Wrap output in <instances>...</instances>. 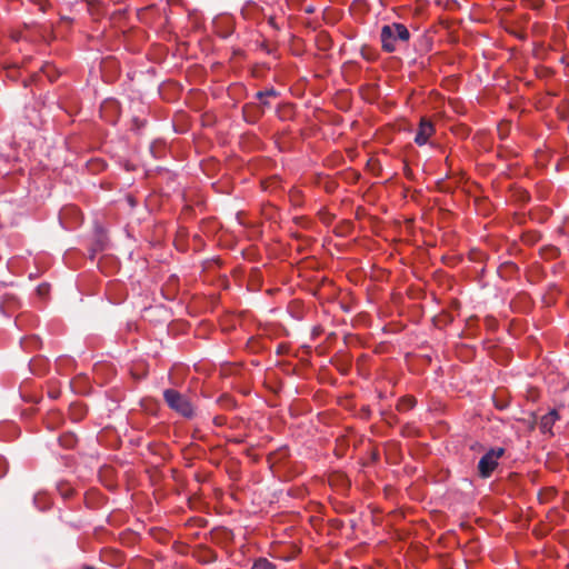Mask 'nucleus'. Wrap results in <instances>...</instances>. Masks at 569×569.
Instances as JSON below:
<instances>
[{"label":"nucleus","instance_id":"nucleus-5","mask_svg":"<svg viewBox=\"0 0 569 569\" xmlns=\"http://www.w3.org/2000/svg\"><path fill=\"white\" fill-rule=\"evenodd\" d=\"M270 103L263 98L260 100V106H253V104H246L243 107V112L249 121H256L258 118H260L266 108H269Z\"/></svg>","mask_w":569,"mask_h":569},{"label":"nucleus","instance_id":"nucleus-9","mask_svg":"<svg viewBox=\"0 0 569 569\" xmlns=\"http://www.w3.org/2000/svg\"><path fill=\"white\" fill-rule=\"evenodd\" d=\"M541 256L545 259H553L559 256V249L556 247H547L541 250Z\"/></svg>","mask_w":569,"mask_h":569},{"label":"nucleus","instance_id":"nucleus-14","mask_svg":"<svg viewBox=\"0 0 569 569\" xmlns=\"http://www.w3.org/2000/svg\"><path fill=\"white\" fill-rule=\"evenodd\" d=\"M48 291H49V284L43 283L38 287V293L41 296L47 295Z\"/></svg>","mask_w":569,"mask_h":569},{"label":"nucleus","instance_id":"nucleus-6","mask_svg":"<svg viewBox=\"0 0 569 569\" xmlns=\"http://www.w3.org/2000/svg\"><path fill=\"white\" fill-rule=\"evenodd\" d=\"M559 419V413L556 409H552L550 410L549 412H547L546 415L541 416L539 418V429L542 433H550L552 435L551 432V429H552V426L555 425V422Z\"/></svg>","mask_w":569,"mask_h":569},{"label":"nucleus","instance_id":"nucleus-17","mask_svg":"<svg viewBox=\"0 0 569 569\" xmlns=\"http://www.w3.org/2000/svg\"><path fill=\"white\" fill-rule=\"evenodd\" d=\"M213 560H216V555L210 553V559L208 561H213Z\"/></svg>","mask_w":569,"mask_h":569},{"label":"nucleus","instance_id":"nucleus-2","mask_svg":"<svg viewBox=\"0 0 569 569\" xmlns=\"http://www.w3.org/2000/svg\"><path fill=\"white\" fill-rule=\"evenodd\" d=\"M163 399L167 406L186 419H191L196 415V407L191 398L181 393L176 389H166L163 391Z\"/></svg>","mask_w":569,"mask_h":569},{"label":"nucleus","instance_id":"nucleus-16","mask_svg":"<svg viewBox=\"0 0 569 569\" xmlns=\"http://www.w3.org/2000/svg\"><path fill=\"white\" fill-rule=\"evenodd\" d=\"M214 423L218 425V426H221L222 425V418L221 417H216L214 418Z\"/></svg>","mask_w":569,"mask_h":569},{"label":"nucleus","instance_id":"nucleus-15","mask_svg":"<svg viewBox=\"0 0 569 569\" xmlns=\"http://www.w3.org/2000/svg\"><path fill=\"white\" fill-rule=\"evenodd\" d=\"M62 443L68 447H72L74 439L72 437H66L62 439Z\"/></svg>","mask_w":569,"mask_h":569},{"label":"nucleus","instance_id":"nucleus-18","mask_svg":"<svg viewBox=\"0 0 569 569\" xmlns=\"http://www.w3.org/2000/svg\"><path fill=\"white\" fill-rule=\"evenodd\" d=\"M83 569H94L93 567H84Z\"/></svg>","mask_w":569,"mask_h":569},{"label":"nucleus","instance_id":"nucleus-11","mask_svg":"<svg viewBox=\"0 0 569 569\" xmlns=\"http://www.w3.org/2000/svg\"><path fill=\"white\" fill-rule=\"evenodd\" d=\"M71 415L73 416L74 419H81V417L83 416L82 407L79 405H73L71 407Z\"/></svg>","mask_w":569,"mask_h":569},{"label":"nucleus","instance_id":"nucleus-1","mask_svg":"<svg viewBox=\"0 0 569 569\" xmlns=\"http://www.w3.org/2000/svg\"><path fill=\"white\" fill-rule=\"evenodd\" d=\"M410 31L399 22L385 24L380 31L382 50L391 53L407 46L410 40Z\"/></svg>","mask_w":569,"mask_h":569},{"label":"nucleus","instance_id":"nucleus-13","mask_svg":"<svg viewBox=\"0 0 569 569\" xmlns=\"http://www.w3.org/2000/svg\"><path fill=\"white\" fill-rule=\"evenodd\" d=\"M495 405H496V408H498L499 410H503L508 407L507 401H500L497 398H495Z\"/></svg>","mask_w":569,"mask_h":569},{"label":"nucleus","instance_id":"nucleus-10","mask_svg":"<svg viewBox=\"0 0 569 569\" xmlns=\"http://www.w3.org/2000/svg\"><path fill=\"white\" fill-rule=\"evenodd\" d=\"M278 93L274 89H268V90H264V91H258L256 93V98L258 100H262L263 98H268V97H276Z\"/></svg>","mask_w":569,"mask_h":569},{"label":"nucleus","instance_id":"nucleus-12","mask_svg":"<svg viewBox=\"0 0 569 569\" xmlns=\"http://www.w3.org/2000/svg\"><path fill=\"white\" fill-rule=\"evenodd\" d=\"M537 425L539 426V418L535 413H532L530 419L528 420V426L532 430Z\"/></svg>","mask_w":569,"mask_h":569},{"label":"nucleus","instance_id":"nucleus-8","mask_svg":"<svg viewBox=\"0 0 569 569\" xmlns=\"http://www.w3.org/2000/svg\"><path fill=\"white\" fill-rule=\"evenodd\" d=\"M415 405H416V399L415 398H412V397H405V398H402L399 401L397 408L400 411H406V410H410L411 408H413Z\"/></svg>","mask_w":569,"mask_h":569},{"label":"nucleus","instance_id":"nucleus-4","mask_svg":"<svg viewBox=\"0 0 569 569\" xmlns=\"http://www.w3.org/2000/svg\"><path fill=\"white\" fill-rule=\"evenodd\" d=\"M435 128L431 121L422 118L418 131L415 137V142L419 146L427 143L428 139L433 134Z\"/></svg>","mask_w":569,"mask_h":569},{"label":"nucleus","instance_id":"nucleus-7","mask_svg":"<svg viewBox=\"0 0 569 569\" xmlns=\"http://www.w3.org/2000/svg\"><path fill=\"white\" fill-rule=\"evenodd\" d=\"M251 569H277V566L264 557H260L253 561Z\"/></svg>","mask_w":569,"mask_h":569},{"label":"nucleus","instance_id":"nucleus-3","mask_svg":"<svg viewBox=\"0 0 569 569\" xmlns=\"http://www.w3.org/2000/svg\"><path fill=\"white\" fill-rule=\"evenodd\" d=\"M503 448H493L486 452L478 462V473L481 478H489L503 456Z\"/></svg>","mask_w":569,"mask_h":569}]
</instances>
